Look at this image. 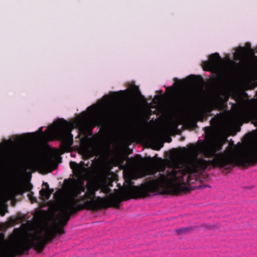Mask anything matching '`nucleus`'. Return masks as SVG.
<instances>
[{"label": "nucleus", "mask_w": 257, "mask_h": 257, "mask_svg": "<svg viewBox=\"0 0 257 257\" xmlns=\"http://www.w3.org/2000/svg\"><path fill=\"white\" fill-rule=\"evenodd\" d=\"M222 144L217 142L209 145L199 141L196 145L190 144V153L196 156L185 160H177L166 174L160 173V177L151 181L155 193L178 195L189 193L191 188L187 184L194 183L199 175L205 170L219 168L230 171L235 166H254L257 163V143L248 148L242 154L228 147L221 153Z\"/></svg>", "instance_id": "obj_1"}, {"label": "nucleus", "mask_w": 257, "mask_h": 257, "mask_svg": "<svg viewBox=\"0 0 257 257\" xmlns=\"http://www.w3.org/2000/svg\"><path fill=\"white\" fill-rule=\"evenodd\" d=\"M134 182L130 181L132 186L128 187L127 190L118 194H111L108 198L97 196L95 200H86L83 204L79 203L81 199L77 197L81 194L79 190L75 186L71 190L69 196L63 201L60 206L61 213L58 222L53 226L47 225L43 228V236L47 240L52 237V241L57 234L65 233L64 226L70 219V216L82 209L96 211L109 207L119 209L120 203L122 201L130 199H137L149 196L151 193H155L151 181L142 183L140 186H133Z\"/></svg>", "instance_id": "obj_2"}, {"label": "nucleus", "mask_w": 257, "mask_h": 257, "mask_svg": "<svg viewBox=\"0 0 257 257\" xmlns=\"http://www.w3.org/2000/svg\"><path fill=\"white\" fill-rule=\"evenodd\" d=\"M52 237L46 240L43 236L42 230L33 233L28 232L26 236L17 239L12 247L6 248L0 251V257H15L16 255H22L25 252L34 248L38 253L41 252L46 245L52 241Z\"/></svg>", "instance_id": "obj_3"}, {"label": "nucleus", "mask_w": 257, "mask_h": 257, "mask_svg": "<svg viewBox=\"0 0 257 257\" xmlns=\"http://www.w3.org/2000/svg\"><path fill=\"white\" fill-rule=\"evenodd\" d=\"M72 127L71 125L63 118H60L55 121L53 124L48 127V133L55 135L59 138L70 142L72 144L73 135L71 132Z\"/></svg>", "instance_id": "obj_4"}, {"label": "nucleus", "mask_w": 257, "mask_h": 257, "mask_svg": "<svg viewBox=\"0 0 257 257\" xmlns=\"http://www.w3.org/2000/svg\"><path fill=\"white\" fill-rule=\"evenodd\" d=\"M98 121L97 117L87 119L79 127V133L76 138L80 139L81 145H86L88 144L89 138L87 134L89 133L90 136L92 135V130L97 125Z\"/></svg>", "instance_id": "obj_5"}, {"label": "nucleus", "mask_w": 257, "mask_h": 257, "mask_svg": "<svg viewBox=\"0 0 257 257\" xmlns=\"http://www.w3.org/2000/svg\"><path fill=\"white\" fill-rule=\"evenodd\" d=\"M101 188V182L97 179L89 180L86 184L87 192L84 194L82 200L89 199L95 200L97 197L95 196L96 192Z\"/></svg>", "instance_id": "obj_6"}, {"label": "nucleus", "mask_w": 257, "mask_h": 257, "mask_svg": "<svg viewBox=\"0 0 257 257\" xmlns=\"http://www.w3.org/2000/svg\"><path fill=\"white\" fill-rule=\"evenodd\" d=\"M209 60L204 62L206 70H210L217 68L220 65L222 58L217 53L211 54L209 57Z\"/></svg>", "instance_id": "obj_7"}, {"label": "nucleus", "mask_w": 257, "mask_h": 257, "mask_svg": "<svg viewBox=\"0 0 257 257\" xmlns=\"http://www.w3.org/2000/svg\"><path fill=\"white\" fill-rule=\"evenodd\" d=\"M54 191L53 189H46L42 188L39 192L40 195L44 197L45 199H49L51 194Z\"/></svg>", "instance_id": "obj_8"}, {"label": "nucleus", "mask_w": 257, "mask_h": 257, "mask_svg": "<svg viewBox=\"0 0 257 257\" xmlns=\"http://www.w3.org/2000/svg\"><path fill=\"white\" fill-rule=\"evenodd\" d=\"M70 167L73 170L81 172V170H86V169L75 162H70Z\"/></svg>", "instance_id": "obj_9"}, {"label": "nucleus", "mask_w": 257, "mask_h": 257, "mask_svg": "<svg viewBox=\"0 0 257 257\" xmlns=\"http://www.w3.org/2000/svg\"><path fill=\"white\" fill-rule=\"evenodd\" d=\"M192 230L190 227H183L175 230V232L178 234H184L190 232Z\"/></svg>", "instance_id": "obj_10"}, {"label": "nucleus", "mask_w": 257, "mask_h": 257, "mask_svg": "<svg viewBox=\"0 0 257 257\" xmlns=\"http://www.w3.org/2000/svg\"><path fill=\"white\" fill-rule=\"evenodd\" d=\"M33 167V164L31 162L26 161L23 162L21 164V168L24 170H31Z\"/></svg>", "instance_id": "obj_11"}, {"label": "nucleus", "mask_w": 257, "mask_h": 257, "mask_svg": "<svg viewBox=\"0 0 257 257\" xmlns=\"http://www.w3.org/2000/svg\"><path fill=\"white\" fill-rule=\"evenodd\" d=\"M32 186L31 185H27L25 188L23 187L20 186L17 188L16 191L17 194L23 195L25 192V189H26L27 191H29L32 189Z\"/></svg>", "instance_id": "obj_12"}, {"label": "nucleus", "mask_w": 257, "mask_h": 257, "mask_svg": "<svg viewBox=\"0 0 257 257\" xmlns=\"http://www.w3.org/2000/svg\"><path fill=\"white\" fill-rule=\"evenodd\" d=\"M196 77L197 78V79H198L197 81H199L198 82L202 83L203 82V79L201 76H196L194 75H190L188 77V78L189 79H191L192 80H194V78H195Z\"/></svg>", "instance_id": "obj_13"}, {"label": "nucleus", "mask_w": 257, "mask_h": 257, "mask_svg": "<svg viewBox=\"0 0 257 257\" xmlns=\"http://www.w3.org/2000/svg\"><path fill=\"white\" fill-rule=\"evenodd\" d=\"M76 187L77 188L78 190H79L81 193L82 192H85L86 186L85 187L84 186L83 181H81V183L79 185L76 186Z\"/></svg>", "instance_id": "obj_14"}, {"label": "nucleus", "mask_w": 257, "mask_h": 257, "mask_svg": "<svg viewBox=\"0 0 257 257\" xmlns=\"http://www.w3.org/2000/svg\"><path fill=\"white\" fill-rule=\"evenodd\" d=\"M100 189H101V192L104 193L105 194L108 193L110 191V189L107 186H106L104 185L102 186L101 183V188Z\"/></svg>", "instance_id": "obj_15"}, {"label": "nucleus", "mask_w": 257, "mask_h": 257, "mask_svg": "<svg viewBox=\"0 0 257 257\" xmlns=\"http://www.w3.org/2000/svg\"><path fill=\"white\" fill-rule=\"evenodd\" d=\"M87 110L91 112L92 113H94L96 110V106L95 105H92L91 106H89L87 108Z\"/></svg>", "instance_id": "obj_16"}, {"label": "nucleus", "mask_w": 257, "mask_h": 257, "mask_svg": "<svg viewBox=\"0 0 257 257\" xmlns=\"http://www.w3.org/2000/svg\"><path fill=\"white\" fill-rule=\"evenodd\" d=\"M135 159L136 160V162L137 163H139L143 161V159L141 157V155H136L135 157Z\"/></svg>", "instance_id": "obj_17"}, {"label": "nucleus", "mask_w": 257, "mask_h": 257, "mask_svg": "<svg viewBox=\"0 0 257 257\" xmlns=\"http://www.w3.org/2000/svg\"><path fill=\"white\" fill-rule=\"evenodd\" d=\"M5 239V234L3 232L0 233V243L3 242Z\"/></svg>", "instance_id": "obj_18"}, {"label": "nucleus", "mask_w": 257, "mask_h": 257, "mask_svg": "<svg viewBox=\"0 0 257 257\" xmlns=\"http://www.w3.org/2000/svg\"><path fill=\"white\" fill-rule=\"evenodd\" d=\"M43 186H45L46 187V188H45L46 189H50L49 188V184L47 182H44L43 183Z\"/></svg>", "instance_id": "obj_19"}, {"label": "nucleus", "mask_w": 257, "mask_h": 257, "mask_svg": "<svg viewBox=\"0 0 257 257\" xmlns=\"http://www.w3.org/2000/svg\"><path fill=\"white\" fill-rule=\"evenodd\" d=\"M52 161V159L51 158H48L47 159L45 160V162L46 163H51V162Z\"/></svg>", "instance_id": "obj_20"}, {"label": "nucleus", "mask_w": 257, "mask_h": 257, "mask_svg": "<svg viewBox=\"0 0 257 257\" xmlns=\"http://www.w3.org/2000/svg\"><path fill=\"white\" fill-rule=\"evenodd\" d=\"M160 98H161V96L158 95H156L154 96V99H160Z\"/></svg>", "instance_id": "obj_21"}, {"label": "nucleus", "mask_w": 257, "mask_h": 257, "mask_svg": "<svg viewBox=\"0 0 257 257\" xmlns=\"http://www.w3.org/2000/svg\"><path fill=\"white\" fill-rule=\"evenodd\" d=\"M173 88L172 87H167L166 88V90H167V91H168L169 90H170L172 91L173 90Z\"/></svg>", "instance_id": "obj_22"}, {"label": "nucleus", "mask_w": 257, "mask_h": 257, "mask_svg": "<svg viewBox=\"0 0 257 257\" xmlns=\"http://www.w3.org/2000/svg\"><path fill=\"white\" fill-rule=\"evenodd\" d=\"M239 115L240 116H242L243 115H244V112H241L239 113Z\"/></svg>", "instance_id": "obj_23"}, {"label": "nucleus", "mask_w": 257, "mask_h": 257, "mask_svg": "<svg viewBox=\"0 0 257 257\" xmlns=\"http://www.w3.org/2000/svg\"><path fill=\"white\" fill-rule=\"evenodd\" d=\"M40 131L42 133H43V132H42V127H41L40 128Z\"/></svg>", "instance_id": "obj_24"}, {"label": "nucleus", "mask_w": 257, "mask_h": 257, "mask_svg": "<svg viewBox=\"0 0 257 257\" xmlns=\"http://www.w3.org/2000/svg\"><path fill=\"white\" fill-rule=\"evenodd\" d=\"M200 120H201V121H203V117L202 116L201 117V118L200 119Z\"/></svg>", "instance_id": "obj_25"}, {"label": "nucleus", "mask_w": 257, "mask_h": 257, "mask_svg": "<svg viewBox=\"0 0 257 257\" xmlns=\"http://www.w3.org/2000/svg\"><path fill=\"white\" fill-rule=\"evenodd\" d=\"M159 92H160L161 94H162V93H163V91L162 90H160Z\"/></svg>", "instance_id": "obj_26"}, {"label": "nucleus", "mask_w": 257, "mask_h": 257, "mask_svg": "<svg viewBox=\"0 0 257 257\" xmlns=\"http://www.w3.org/2000/svg\"><path fill=\"white\" fill-rule=\"evenodd\" d=\"M175 103L178 105L179 103L178 101H175Z\"/></svg>", "instance_id": "obj_27"}, {"label": "nucleus", "mask_w": 257, "mask_h": 257, "mask_svg": "<svg viewBox=\"0 0 257 257\" xmlns=\"http://www.w3.org/2000/svg\"><path fill=\"white\" fill-rule=\"evenodd\" d=\"M2 216H4L5 215V213L4 212H3L2 214H1Z\"/></svg>", "instance_id": "obj_28"}, {"label": "nucleus", "mask_w": 257, "mask_h": 257, "mask_svg": "<svg viewBox=\"0 0 257 257\" xmlns=\"http://www.w3.org/2000/svg\"><path fill=\"white\" fill-rule=\"evenodd\" d=\"M248 45V46H249V47H250V44H249V43H246V45Z\"/></svg>", "instance_id": "obj_29"}, {"label": "nucleus", "mask_w": 257, "mask_h": 257, "mask_svg": "<svg viewBox=\"0 0 257 257\" xmlns=\"http://www.w3.org/2000/svg\"><path fill=\"white\" fill-rule=\"evenodd\" d=\"M171 140H172L171 138H170L169 141H168V142H170L171 141Z\"/></svg>", "instance_id": "obj_30"}, {"label": "nucleus", "mask_w": 257, "mask_h": 257, "mask_svg": "<svg viewBox=\"0 0 257 257\" xmlns=\"http://www.w3.org/2000/svg\"><path fill=\"white\" fill-rule=\"evenodd\" d=\"M183 149L186 151H187V149L185 148H183Z\"/></svg>", "instance_id": "obj_31"}, {"label": "nucleus", "mask_w": 257, "mask_h": 257, "mask_svg": "<svg viewBox=\"0 0 257 257\" xmlns=\"http://www.w3.org/2000/svg\"><path fill=\"white\" fill-rule=\"evenodd\" d=\"M138 93H139V94H140V95H141V92L139 91V90H138Z\"/></svg>", "instance_id": "obj_32"}, {"label": "nucleus", "mask_w": 257, "mask_h": 257, "mask_svg": "<svg viewBox=\"0 0 257 257\" xmlns=\"http://www.w3.org/2000/svg\"><path fill=\"white\" fill-rule=\"evenodd\" d=\"M207 227V228H210V226H209H209H207V227Z\"/></svg>", "instance_id": "obj_33"}]
</instances>
